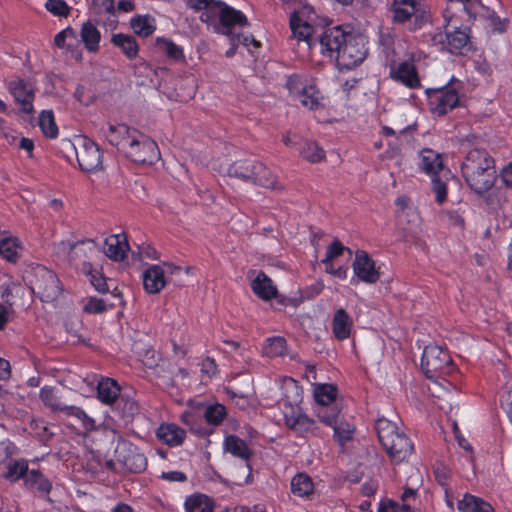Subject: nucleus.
I'll use <instances>...</instances> for the list:
<instances>
[{"label":"nucleus","instance_id":"nucleus-24","mask_svg":"<svg viewBox=\"0 0 512 512\" xmlns=\"http://www.w3.org/2000/svg\"><path fill=\"white\" fill-rule=\"evenodd\" d=\"M223 447L225 452L244 460L246 463L253 456V451L248 447L247 443L236 435L226 436Z\"/></svg>","mask_w":512,"mask_h":512},{"label":"nucleus","instance_id":"nucleus-53","mask_svg":"<svg viewBox=\"0 0 512 512\" xmlns=\"http://www.w3.org/2000/svg\"><path fill=\"white\" fill-rule=\"evenodd\" d=\"M412 17H414L413 30H417L429 22L430 13L421 0H417V7H415V13L412 14Z\"/></svg>","mask_w":512,"mask_h":512},{"label":"nucleus","instance_id":"nucleus-30","mask_svg":"<svg viewBox=\"0 0 512 512\" xmlns=\"http://www.w3.org/2000/svg\"><path fill=\"white\" fill-rule=\"evenodd\" d=\"M457 509L461 512H494L491 504L470 493H465L463 498L458 500Z\"/></svg>","mask_w":512,"mask_h":512},{"label":"nucleus","instance_id":"nucleus-6","mask_svg":"<svg viewBox=\"0 0 512 512\" xmlns=\"http://www.w3.org/2000/svg\"><path fill=\"white\" fill-rule=\"evenodd\" d=\"M463 83L454 76L441 87H432L425 90L429 111L438 117L448 114L460 105V91Z\"/></svg>","mask_w":512,"mask_h":512},{"label":"nucleus","instance_id":"nucleus-14","mask_svg":"<svg viewBox=\"0 0 512 512\" xmlns=\"http://www.w3.org/2000/svg\"><path fill=\"white\" fill-rule=\"evenodd\" d=\"M179 270V267L167 262L149 265L142 274L144 290L149 294H158L166 286V272L173 274Z\"/></svg>","mask_w":512,"mask_h":512},{"label":"nucleus","instance_id":"nucleus-46","mask_svg":"<svg viewBox=\"0 0 512 512\" xmlns=\"http://www.w3.org/2000/svg\"><path fill=\"white\" fill-rule=\"evenodd\" d=\"M114 404L116 410L126 419L132 418L139 412L138 403L126 394L120 395Z\"/></svg>","mask_w":512,"mask_h":512},{"label":"nucleus","instance_id":"nucleus-21","mask_svg":"<svg viewBox=\"0 0 512 512\" xmlns=\"http://www.w3.org/2000/svg\"><path fill=\"white\" fill-rule=\"evenodd\" d=\"M129 250V245L124 234L110 235L104 243V253L114 261H122Z\"/></svg>","mask_w":512,"mask_h":512},{"label":"nucleus","instance_id":"nucleus-2","mask_svg":"<svg viewBox=\"0 0 512 512\" xmlns=\"http://www.w3.org/2000/svg\"><path fill=\"white\" fill-rule=\"evenodd\" d=\"M461 172L467 185L482 195L495 184L498 174L493 157L485 150H470L461 164Z\"/></svg>","mask_w":512,"mask_h":512},{"label":"nucleus","instance_id":"nucleus-47","mask_svg":"<svg viewBox=\"0 0 512 512\" xmlns=\"http://www.w3.org/2000/svg\"><path fill=\"white\" fill-rule=\"evenodd\" d=\"M28 473L29 470L27 461L20 459L8 464L7 470L3 476L5 479L11 482H16L22 477L25 478Z\"/></svg>","mask_w":512,"mask_h":512},{"label":"nucleus","instance_id":"nucleus-27","mask_svg":"<svg viewBox=\"0 0 512 512\" xmlns=\"http://www.w3.org/2000/svg\"><path fill=\"white\" fill-rule=\"evenodd\" d=\"M23 251L22 242L15 236L0 240V255L10 263H17Z\"/></svg>","mask_w":512,"mask_h":512},{"label":"nucleus","instance_id":"nucleus-25","mask_svg":"<svg viewBox=\"0 0 512 512\" xmlns=\"http://www.w3.org/2000/svg\"><path fill=\"white\" fill-rule=\"evenodd\" d=\"M252 291L262 300L268 301L277 296V288L273 285L272 280L262 271L251 283Z\"/></svg>","mask_w":512,"mask_h":512},{"label":"nucleus","instance_id":"nucleus-23","mask_svg":"<svg viewBox=\"0 0 512 512\" xmlns=\"http://www.w3.org/2000/svg\"><path fill=\"white\" fill-rule=\"evenodd\" d=\"M419 167L428 175H437L443 169L442 155L433 149L424 148L419 155Z\"/></svg>","mask_w":512,"mask_h":512},{"label":"nucleus","instance_id":"nucleus-60","mask_svg":"<svg viewBox=\"0 0 512 512\" xmlns=\"http://www.w3.org/2000/svg\"><path fill=\"white\" fill-rule=\"evenodd\" d=\"M501 405L506 412L512 409V379L508 380L503 387V392L501 394Z\"/></svg>","mask_w":512,"mask_h":512},{"label":"nucleus","instance_id":"nucleus-26","mask_svg":"<svg viewBox=\"0 0 512 512\" xmlns=\"http://www.w3.org/2000/svg\"><path fill=\"white\" fill-rule=\"evenodd\" d=\"M97 395L103 404L113 405L121 395L120 387L115 380L103 378L97 384Z\"/></svg>","mask_w":512,"mask_h":512},{"label":"nucleus","instance_id":"nucleus-38","mask_svg":"<svg viewBox=\"0 0 512 512\" xmlns=\"http://www.w3.org/2000/svg\"><path fill=\"white\" fill-rule=\"evenodd\" d=\"M330 427H332L334 430V440L341 446L352 440L355 433V426L342 417L335 421V424L331 425Z\"/></svg>","mask_w":512,"mask_h":512},{"label":"nucleus","instance_id":"nucleus-34","mask_svg":"<svg viewBox=\"0 0 512 512\" xmlns=\"http://www.w3.org/2000/svg\"><path fill=\"white\" fill-rule=\"evenodd\" d=\"M314 484L312 478L305 474H296L291 480V492L300 498H309L313 494Z\"/></svg>","mask_w":512,"mask_h":512},{"label":"nucleus","instance_id":"nucleus-36","mask_svg":"<svg viewBox=\"0 0 512 512\" xmlns=\"http://www.w3.org/2000/svg\"><path fill=\"white\" fill-rule=\"evenodd\" d=\"M299 154L310 163H318L324 160L325 151L316 142L311 140H302L299 143Z\"/></svg>","mask_w":512,"mask_h":512},{"label":"nucleus","instance_id":"nucleus-45","mask_svg":"<svg viewBox=\"0 0 512 512\" xmlns=\"http://www.w3.org/2000/svg\"><path fill=\"white\" fill-rule=\"evenodd\" d=\"M64 416L79 420L86 432H91L96 429L95 420L78 406L69 405L68 408H64Z\"/></svg>","mask_w":512,"mask_h":512},{"label":"nucleus","instance_id":"nucleus-57","mask_svg":"<svg viewBox=\"0 0 512 512\" xmlns=\"http://www.w3.org/2000/svg\"><path fill=\"white\" fill-rule=\"evenodd\" d=\"M344 250H348L351 254V250L343 246V244L339 240L333 241L327 248L326 255L322 262H329L330 260H334L341 256Z\"/></svg>","mask_w":512,"mask_h":512},{"label":"nucleus","instance_id":"nucleus-61","mask_svg":"<svg viewBox=\"0 0 512 512\" xmlns=\"http://www.w3.org/2000/svg\"><path fill=\"white\" fill-rule=\"evenodd\" d=\"M160 478L169 482H185L187 480V476L182 471H167L162 472Z\"/></svg>","mask_w":512,"mask_h":512},{"label":"nucleus","instance_id":"nucleus-64","mask_svg":"<svg viewBox=\"0 0 512 512\" xmlns=\"http://www.w3.org/2000/svg\"><path fill=\"white\" fill-rule=\"evenodd\" d=\"M501 180L503 184L507 187L512 189V163L505 166L500 173Z\"/></svg>","mask_w":512,"mask_h":512},{"label":"nucleus","instance_id":"nucleus-11","mask_svg":"<svg viewBox=\"0 0 512 512\" xmlns=\"http://www.w3.org/2000/svg\"><path fill=\"white\" fill-rule=\"evenodd\" d=\"M452 362L447 350L436 344H429L424 347L421 357V369L429 379H434L443 372Z\"/></svg>","mask_w":512,"mask_h":512},{"label":"nucleus","instance_id":"nucleus-48","mask_svg":"<svg viewBox=\"0 0 512 512\" xmlns=\"http://www.w3.org/2000/svg\"><path fill=\"white\" fill-rule=\"evenodd\" d=\"M286 349V340L280 336L268 338L263 347V351L268 357L283 356L286 353Z\"/></svg>","mask_w":512,"mask_h":512},{"label":"nucleus","instance_id":"nucleus-50","mask_svg":"<svg viewBox=\"0 0 512 512\" xmlns=\"http://www.w3.org/2000/svg\"><path fill=\"white\" fill-rule=\"evenodd\" d=\"M218 0H187V5L194 11H202L200 20L209 23L210 16L216 6Z\"/></svg>","mask_w":512,"mask_h":512},{"label":"nucleus","instance_id":"nucleus-40","mask_svg":"<svg viewBox=\"0 0 512 512\" xmlns=\"http://www.w3.org/2000/svg\"><path fill=\"white\" fill-rule=\"evenodd\" d=\"M133 31L141 37H148L156 29L155 19L150 15H137L130 20Z\"/></svg>","mask_w":512,"mask_h":512},{"label":"nucleus","instance_id":"nucleus-13","mask_svg":"<svg viewBox=\"0 0 512 512\" xmlns=\"http://www.w3.org/2000/svg\"><path fill=\"white\" fill-rule=\"evenodd\" d=\"M97 252L96 244L92 240H82L71 242L69 240L61 241L56 245V253L65 260L77 264L87 261L93 254Z\"/></svg>","mask_w":512,"mask_h":512},{"label":"nucleus","instance_id":"nucleus-4","mask_svg":"<svg viewBox=\"0 0 512 512\" xmlns=\"http://www.w3.org/2000/svg\"><path fill=\"white\" fill-rule=\"evenodd\" d=\"M375 430L379 442L393 462H403L412 454L414 446L411 439L395 422L380 417L375 422Z\"/></svg>","mask_w":512,"mask_h":512},{"label":"nucleus","instance_id":"nucleus-39","mask_svg":"<svg viewBox=\"0 0 512 512\" xmlns=\"http://www.w3.org/2000/svg\"><path fill=\"white\" fill-rule=\"evenodd\" d=\"M314 412L319 421L329 427L341 417V408L337 403L315 406Z\"/></svg>","mask_w":512,"mask_h":512},{"label":"nucleus","instance_id":"nucleus-63","mask_svg":"<svg viewBox=\"0 0 512 512\" xmlns=\"http://www.w3.org/2000/svg\"><path fill=\"white\" fill-rule=\"evenodd\" d=\"M201 371L202 373L207 374L209 377L216 375L218 368L215 360L210 357L204 359L201 365Z\"/></svg>","mask_w":512,"mask_h":512},{"label":"nucleus","instance_id":"nucleus-59","mask_svg":"<svg viewBox=\"0 0 512 512\" xmlns=\"http://www.w3.org/2000/svg\"><path fill=\"white\" fill-rule=\"evenodd\" d=\"M230 42L235 45L236 42L246 46V47H249L250 45H253L255 48H259L260 47V42L258 40H256L253 35L251 34H247V35H244V34H234L232 35V37L230 38Z\"/></svg>","mask_w":512,"mask_h":512},{"label":"nucleus","instance_id":"nucleus-32","mask_svg":"<svg viewBox=\"0 0 512 512\" xmlns=\"http://www.w3.org/2000/svg\"><path fill=\"white\" fill-rule=\"evenodd\" d=\"M184 510L185 512H213L214 503L207 495L194 493L186 497Z\"/></svg>","mask_w":512,"mask_h":512},{"label":"nucleus","instance_id":"nucleus-9","mask_svg":"<svg viewBox=\"0 0 512 512\" xmlns=\"http://www.w3.org/2000/svg\"><path fill=\"white\" fill-rule=\"evenodd\" d=\"M124 154L133 162L140 164L152 165L160 158V151L156 142L139 131L130 140Z\"/></svg>","mask_w":512,"mask_h":512},{"label":"nucleus","instance_id":"nucleus-41","mask_svg":"<svg viewBox=\"0 0 512 512\" xmlns=\"http://www.w3.org/2000/svg\"><path fill=\"white\" fill-rule=\"evenodd\" d=\"M290 27L293 35L299 40H305L311 45V34L313 27L307 22H303L296 12H293L290 17Z\"/></svg>","mask_w":512,"mask_h":512},{"label":"nucleus","instance_id":"nucleus-17","mask_svg":"<svg viewBox=\"0 0 512 512\" xmlns=\"http://www.w3.org/2000/svg\"><path fill=\"white\" fill-rule=\"evenodd\" d=\"M389 76L392 80L401 83L409 89L421 87L417 69L412 61H403L390 65Z\"/></svg>","mask_w":512,"mask_h":512},{"label":"nucleus","instance_id":"nucleus-56","mask_svg":"<svg viewBox=\"0 0 512 512\" xmlns=\"http://www.w3.org/2000/svg\"><path fill=\"white\" fill-rule=\"evenodd\" d=\"M83 310L88 314H99L106 310V304L103 299L90 297L83 306Z\"/></svg>","mask_w":512,"mask_h":512},{"label":"nucleus","instance_id":"nucleus-5","mask_svg":"<svg viewBox=\"0 0 512 512\" xmlns=\"http://www.w3.org/2000/svg\"><path fill=\"white\" fill-rule=\"evenodd\" d=\"M228 175L264 188L273 190L282 188L278 177L264 163L254 158L234 161L228 168Z\"/></svg>","mask_w":512,"mask_h":512},{"label":"nucleus","instance_id":"nucleus-22","mask_svg":"<svg viewBox=\"0 0 512 512\" xmlns=\"http://www.w3.org/2000/svg\"><path fill=\"white\" fill-rule=\"evenodd\" d=\"M353 328L352 317L343 309L335 311L332 319V333L337 340L343 341L350 337Z\"/></svg>","mask_w":512,"mask_h":512},{"label":"nucleus","instance_id":"nucleus-35","mask_svg":"<svg viewBox=\"0 0 512 512\" xmlns=\"http://www.w3.org/2000/svg\"><path fill=\"white\" fill-rule=\"evenodd\" d=\"M338 389L333 384H316L314 386L313 395L315 399V406L327 405L336 403Z\"/></svg>","mask_w":512,"mask_h":512},{"label":"nucleus","instance_id":"nucleus-55","mask_svg":"<svg viewBox=\"0 0 512 512\" xmlns=\"http://www.w3.org/2000/svg\"><path fill=\"white\" fill-rule=\"evenodd\" d=\"M0 137L6 140L9 145H13L19 138L18 133L7 123V121L0 117Z\"/></svg>","mask_w":512,"mask_h":512},{"label":"nucleus","instance_id":"nucleus-12","mask_svg":"<svg viewBox=\"0 0 512 512\" xmlns=\"http://www.w3.org/2000/svg\"><path fill=\"white\" fill-rule=\"evenodd\" d=\"M75 151L82 171L95 172L102 169L103 153L94 141L88 137H82Z\"/></svg>","mask_w":512,"mask_h":512},{"label":"nucleus","instance_id":"nucleus-15","mask_svg":"<svg viewBox=\"0 0 512 512\" xmlns=\"http://www.w3.org/2000/svg\"><path fill=\"white\" fill-rule=\"evenodd\" d=\"M284 419L287 427L298 435L315 434L317 431L315 420L305 414L298 406L289 404L284 410Z\"/></svg>","mask_w":512,"mask_h":512},{"label":"nucleus","instance_id":"nucleus-28","mask_svg":"<svg viewBox=\"0 0 512 512\" xmlns=\"http://www.w3.org/2000/svg\"><path fill=\"white\" fill-rule=\"evenodd\" d=\"M111 43L118 47L130 60L135 59L139 53V45L134 36L124 33L112 34Z\"/></svg>","mask_w":512,"mask_h":512},{"label":"nucleus","instance_id":"nucleus-18","mask_svg":"<svg viewBox=\"0 0 512 512\" xmlns=\"http://www.w3.org/2000/svg\"><path fill=\"white\" fill-rule=\"evenodd\" d=\"M8 89L24 113L33 112L34 88L31 83L17 78L9 82Z\"/></svg>","mask_w":512,"mask_h":512},{"label":"nucleus","instance_id":"nucleus-58","mask_svg":"<svg viewBox=\"0 0 512 512\" xmlns=\"http://www.w3.org/2000/svg\"><path fill=\"white\" fill-rule=\"evenodd\" d=\"M92 8L96 14L113 13L114 0H91Z\"/></svg>","mask_w":512,"mask_h":512},{"label":"nucleus","instance_id":"nucleus-54","mask_svg":"<svg viewBox=\"0 0 512 512\" xmlns=\"http://www.w3.org/2000/svg\"><path fill=\"white\" fill-rule=\"evenodd\" d=\"M432 190L435 193V201L438 204H443L447 197V185L437 175L432 177Z\"/></svg>","mask_w":512,"mask_h":512},{"label":"nucleus","instance_id":"nucleus-20","mask_svg":"<svg viewBox=\"0 0 512 512\" xmlns=\"http://www.w3.org/2000/svg\"><path fill=\"white\" fill-rule=\"evenodd\" d=\"M156 436L163 444L177 447L183 444L186 431L175 423H162L156 430Z\"/></svg>","mask_w":512,"mask_h":512},{"label":"nucleus","instance_id":"nucleus-8","mask_svg":"<svg viewBox=\"0 0 512 512\" xmlns=\"http://www.w3.org/2000/svg\"><path fill=\"white\" fill-rule=\"evenodd\" d=\"M214 7L208 24H218L217 32L231 38L232 35H234L232 28L235 26L244 27L248 25L247 17L240 10H236L223 1H217Z\"/></svg>","mask_w":512,"mask_h":512},{"label":"nucleus","instance_id":"nucleus-43","mask_svg":"<svg viewBox=\"0 0 512 512\" xmlns=\"http://www.w3.org/2000/svg\"><path fill=\"white\" fill-rule=\"evenodd\" d=\"M38 124L46 137L53 139L58 136L59 130L52 110H43L39 115Z\"/></svg>","mask_w":512,"mask_h":512},{"label":"nucleus","instance_id":"nucleus-33","mask_svg":"<svg viewBox=\"0 0 512 512\" xmlns=\"http://www.w3.org/2000/svg\"><path fill=\"white\" fill-rule=\"evenodd\" d=\"M415 7H417V0H393V21L397 23L408 21L415 13Z\"/></svg>","mask_w":512,"mask_h":512},{"label":"nucleus","instance_id":"nucleus-31","mask_svg":"<svg viewBox=\"0 0 512 512\" xmlns=\"http://www.w3.org/2000/svg\"><path fill=\"white\" fill-rule=\"evenodd\" d=\"M80 37L88 52L96 53L99 51L101 33L93 23L87 21L82 24Z\"/></svg>","mask_w":512,"mask_h":512},{"label":"nucleus","instance_id":"nucleus-3","mask_svg":"<svg viewBox=\"0 0 512 512\" xmlns=\"http://www.w3.org/2000/svg\"><path fill=\"white\" fill-rule=\"evenodd\" d=\"M443 27L445 32L431 35V44L439 51H446L455 55H466L473 50L471 30L461 23L460 18L447 7L443 11Z\"/></svg>","mask_w":512,"mask_h":512},{"label":"nucleus","instance_id":"nucleus-19","mask_svg":"<svg viewBox=\"0 0 512 512\" xmlns=\"http://www.w3.org/2000/svg\"><path fill=\"white\" fill-rule=\"evenodd\" d=\"M137 132L138 130L130 128L125 124H109L104 132V136L112 146H115L120 152L124 153L130 144V140L134 138V134Z\"/></svg>","mask_w":512,"mask_h":512},{"label":"nucleus","instance_id":"nucleus-1","mask_svg":"<svg viewBox=\"0 0 512 512\" xmlns=\"http://www.w3.org/2000/svg\"><path fill=\"white\" fill-rule=\"evenodd\" d=\"M319 45L320 53L334 61L339 71L359 66L368 55L365 37L343 26L325 29L319 36Z\"/></svg>","mask_w":512,"mask_h":512},{"label":"nucleus","instance_id":"nucleus-10","mask_svg":"<svg viewBox=\"0 0 512 512\" xmlns=\"http://www.w3.org/2000/svg\"><path fill=\"white\" fill-rule=\"evenodd\" d=\"M114 455L127 471L131 473H141L147 467V458L144 453L132 442L118 437Z\"/></svg>","mask_w":512,"mask_h":512},{"label":"nucleus","instance_id":"nucleus-29","mask_svg":"<svg viewBox=\"0 0 512 512\" xmlns=\"http://www.w3.org/2000/svg\"><path fill=\"white\" fill-rule=\"evenodd\" d=\"M299 102L309 110H317L323 107V96L320 90L313 84L302 87L298 95Z\"/></svg>","mask_w":512,"mask_h":512},{"label":"nucleus","instance_id":"nucleus-52","mask_svg":"<svg viewBox=\"0 0 512 512\" xmlns=\"http://www.w3.org/2000/svg\"><path fill=\"white\" fill-rule=\"evenodd\" d=\"M45 8L54 16L67 17L70 13V7L64 0H47Z\"/></svg>","mask_w":512,"mask_h":512},{"label":"nucleus","instance_id":"nucleus-51","mask_svg":"<svg viewBox=\"0 0 512 512\" xmlns=\"http://www.w3.org/2000/svg\"><path fill=\"white\" fill-rule=\"evenodd\" d=\"M157 45L166 54L167 57L175 61L184 60L183 49L173 41L169 39L158 38Z\"/></svg>","mask_w":512,"mask_h":512},{"label":"nucleus","instance_id":"nucleus-16","mask_svg":"<svg viewBox=\"0 0 512 512\" xmlns=\"http://www.w3.org/2000/svg\"><path fill=\"white\" fill-rule=\"evenodd\" d=\"M352 268L355 276L366 284H374L380 278L375 261L364 250L356 251Z\"/></svg>","mask_w":512,"mask_h":512},{"label":"nucleus","instance_id":"nucleus-49","mask_svg":"<svg viewBox=\"0 0 512 512\" xmlns=\"http://www.w3.org/2000/svg\"><path fill=\"white\" fill-rule=\"evenodd\" d=\"M227 411L224 405L215 403L208 405L204 411V418L209 425L218 426L221 424Z\"/></svg>","mask_w":512,"mask_h":512},{"label":"nucleus","instance_id":"nucleus-44","mask_svg":"<svg viewBox=\"0 0 512 512\" xmlns=\"http://www.w3.org/2000/svg\"><path fill=\"white\" fill-rule=\"evenodd\" d=\"M39 396L43 404L50 408L52 412H59L64 416V408H68L69 405H64L59 401L53 388L44 386L40 390Z\"/></svg>","mask_w":512,"mask_h":512},{"label":"nucleus","instance_id":"nucleus-42","mask_svg":"<svg viewBox=\"0 0 512 512\" xmlns=\"http://www.w3.org/2000/svg\"><path fill=\"white\" fill-rule=\"evenodd\" d=\"M80 269L84 274L89 276L90 283L98 292L105 293L108 291V285L105 277L97 269L93 268L90 262L84 261L83 266Z\"/></svg>","mask_w":512,"mask_h":512},{"label":"nucleus","instance_id":"nucleus-7","mask_svg":"<svg viewBox=\"0 0 512 512\" xmlns=\"http://www.w3.org/2000/svg\"><path fill=\"white\" fill-rule=\"evenodd\" d=\"M24 281L32 293L37 295L42 302L56 300L62 291L57 275L42 265H36L27 270Z\"/></svg>","mask_w":512,"mask_h":512},{"label":"nucleus","instance_id":"nucleus-37","mask_svg":"<svg viewBox=\"0 0 512 512\" xmlns=\"http://www.w3.org/2000/svg\"><path fill=\"white\" fill-rule=\"evenodd\" d=\"M25 486L31 490L48 494L52 488L51 482L38 470H30L24 479Z\"/></svg>","mask_w":512,"mask_h":512},{"label":"nucleus","instance_id":"nucleus-62","mask_svg":"<svg viewBox=\"0 0 512 512\" xmlns=\"http://www.w3.org/2000/svg\"><path fill=\"white\" fill-rule=\"evenodd\" d=\"M67 37L75 38V31L74 29L67 27L66 29L60 31L58 34H56L54 38V43L57 47L63 48L65 46V40Z\"/></svg>","mask_w":512,"mask_h":512}]
</instances>
